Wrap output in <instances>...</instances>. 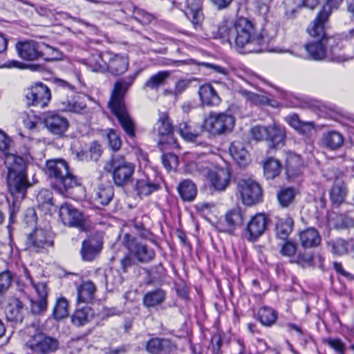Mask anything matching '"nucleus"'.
Wrapping results in <instances>:
<instances>
[{
    "mask_svg": "<svg viewBox=\"0 0 354 354\" xmlns=\"http://www.w3.org/2000/svg\"><path fill=\"white\" fill-rule=\"evenodd\" d=\"M267 219L264 214H257L254 216L248 224L246 231L248 234V240L256 241L266 231Z\"/></svg>",
    "mask_w": 354,
    "mask_h": 354,
    "instance_id": "obj_16",
    "label": "nucleus"
},
{
    "mask_svg": "<svg viewBox=\"0 0 354 354\" xmlns=\"http://www.w3.org/2000/svg\"><path fill=\"white\" fill-rule=\"evenodd\" d=\"M26 248L31 251L40 252L44 248V231L42 228H35L28 234L26 241Z\"/></svg>",
    "mask_w": 354,
    "mask_h": 354,
    "instance_id": "obj_32",
    "label": "nucleus"
},
{
    "mask_svg": "<svg viewBox=\"0 0 354 354\" xmlns=\"http://www.w3.org/2000/svg\"><path fill=\"white\" fill-rule=\"evenodd\" d=\"M153 132L158 137L159 145L167 144L172 147H178V145L174 136L173 124L167 113H159Z\"/></svg>",
    "mask_w": 354,
    "mask_h": 354,
    "instance_id": "obj_9",
    "label": "nucleus"
},
{
    "mask_svg": "<svg viewBox=\"0 0 354 354\" xmlns=\"http://www.w3.org/2000/svg\"><path fill=\"white\" fill-rule=\"evenodd\" d=\"M68 304L66 298L63 297L58 298L53 308V317L57 320L66 317L68 314Z\"/></svg>",
    "mask_w": 354,
    "mask_h": 354,
    "instance_id": "obj_50",
    "label": "nucleus"
},
{
    "mask_svg": "<svg viewBox=\"0 0 354 354\" xmlns=\"http://www.w3.org/2000/svg\"><path fill=\"white\" fill-rule=\"evenodd\" d=\"M133 15L134 18L142 24H148L153 19L151 14L141 9L136 10Z\"/></svg>",
    "mask_w": 354,
    "mask_h": 354,
    "instance_id": "obj_62",
    "label": "nucleus"
},
{
    "mask_svg": "<svg viewBox=\"0 0 354 354\" xmlns=\"http://www.w3.org/2000/svg\"><path fill=\"white\" fill-rule=\"evenodd\" d=\"M232 41L241 53H261L268 50V45L277 34V27L270 23L264 24L260 32L248 19L241 17L235 21Z\"/></svg>",
    "mask_w": 354,
    "mask_h": 354,
    "instance_id": "obj_1",
    "label": "nucleus"
},
{
    "mask_svg": "<svg viewBox=\"0 0 354 354\" xmlns=\"http://www.w3.org/2000/svg\"><path fill=\"white\" fill-rule=\"evenodd\" d=\"M281 170V166L277 160L270 158L264 162L263 171L267 179H274L279 175Z\"/></svg>",
    "mask_w": 354,
    "mask_h": 354,
    "instance_id": "obj_46",
    "label": "nucleus"
},
{
    "mask_svg": "<svg viewBox=\"0 0 354 354\" xmlns=\"http://www.w3.org/2000/svg\"><path fill=\"white\" fill-rule=\"evenodd\" d=\"M347 192L344 182L337 178L330 193V200L333 203L340 205L345 201Z\"/></svg>",
    "mask_w": 354,
    "mask_h": 354,
    "instance_id": "obj_36",
    "label": "nucleus"
},
{
    "mask_svg": "<svg viewBox=\"0 0 354 354\" xmlns=\"http://www.w3.org/2000/svg\"><path fill=\"white\" fill-rule=\"evenodd\" d=\"M162 162L165 167L169 171L178 166V158L175 154L169 153L162 156Z\"/></svg>",
    "mask_w": 354,
    "mask_h": 354,
    "instance_id": "obj_59",
    "label": "nucleus"
},
{
    "mask_svg": "<svg viewBox=\"0 0 354 354\" xmlns=\"http://www.w3.org/2000/svg\"><path fill=\"white\" fill-rule=\"evenodd\" d=\"M267 127L255 126L250 130V133L253 139L257 141L266 140Z\"/></svg>",
    "mask_w": 354,
    "mask_h": 354,
    "instance_id": "obj_61",
    "label": "nucleus"
},
{
    "mask_svg": "<svg viewBox=\"0 0 354 354\" xmlns=\"http://www.w3.org/2000/svg\"><path fill=\"white\" fill-rule=\"evenodd\" d=\"M266 140L270 148L278 149L285 144L286 131L282 127L273 124L267 127Z\"/></svg>",
    "mask_w": 354,
    "mask_h": 354,
    "instance_id": "obj_19",
    "label": "nucleus"
},
{
    "mask_svg": "<svg viewBox=\"0 0 354 354\" xmlns=\"http://www.w3.org/2000/svg\"><path fill=\"white\" fill-rule=\"evenodd\" d=\"M296 191L292 187L282 188L277 194V199L280 205L287 207L293 203Z\"/></svg>",
    "mask_w": 354,
    "mask_h": 354,
    "instance_id": "obj_49",
    "label": "nucleus"
},
{
    "mask_svg": "<svg viewBox=\"0 0 354 354\" xmlns=\"http://www.w3.org/2000/svg\"><path fill=\"white\" fill-rule=\"evenodd\" d=\"M283 3L286 16L292 19L303 6L310 9L315 8L319 3V0H284Z\"/></svg>",
    "mask_w": 354,
    "mask_h": 354,
    "instance_id": "obj_26",
    "label": "nucleus"
},
{
    "mask_svg": "<svg viewBox=\"0 0 354 354\" xmlns=\"http://www.w3.org/2000/svg\"><path fill=\"white\" fill-rule=\"evenodd\" d=\"M102 147L97 142H93L87 152L81 151L77 153V156L80 160H93L97 161L102 155Z\"/></svg>",
    "mask_w": 354,
    "mask_h": 354,
    "instance_id": "obj_47",
    "label": "nucleus"
},
{
    "mask_svg": "<svg viewBox=\"0 0 354 354\" xmlns=\"http://www.w3.org/2000/svg\"><path fill=\"white\" fill-rule=\"evenodd\" d=\"M170 75V72L162 71L151 75L144 84V88L150 90L158 91L159 88L164 85L166 80Z\"/></svg>",
    "mask_w": 354,
    "mask_h": 354,
    "instance_id": "obj_39",
    "label": "nucleus"
},
{
    "mask_svg": "<svg viewBox=\"0 0 354 354\" xmlns=\"http://www.w3.org/2000/svg\"><path fill=\"white\" fill-rule=\"evenodd\" d=\"M323 143L326 147L335 150L342 146L344 138L340 133L336 131H331L324 135Z\"/></svg>",
    "mask_w": 354,
    "mask_h": 354,
    "instance_id": "obj_43",
    "label": "nucleus"
},
{
    "mask_svg": "<svg viewBox=\"0 0 354 354\" xmlns=\"http://www.w3.org/2000/svg\"><path fill=\"white\" fill-rule=\"evenodd\" d=\"M313 259L314 257L312 254L299 252L294 259L290 260V262L292 263H297L303 268H306L313 266Z\"/></svg>",
    "mask_w": 354,
    "mask_h": 354,
    "instance_id": "obj_54",
    "label": "nucleus"
},
{
    "mask_svg": "<svg viewBox=\"0 0 354 354\" xmlns=\"http://www.w3.org/2000/svg\"><path fill=\"white\" fill-rule=\"evenodd\" d=\"M236 194L245 205L252 206L261 201L262 191L254 180L243 178L237 183Z\"/></svg>",
    "mask_w": 354,
    "mask_h": 354,
    "instance_id": "obj_7",
    "label": "nucleus"
},
{
    "mask_svg": "<svg viewBox=\"0 0 354 354\" xmlns=\"http://www.w3.org/2000/svg\"><path fill=\"white\" fill-rule=\"evenodd\" d=\"M307 32L313 38L304 45L309 59L316 61L327 59L340 62L342 49L341 41L338 37H329L325 30V24L313 20L307 28Z\"/></svg>",
    "mask_w": 354,
    "mask_h": 354,
    "instance_id": "obj_2",
    "label": "nucleus"
},
{
    "mask_svg": "<svg viewBox=\"0 0 354 354\" xmlns=\"http://www.w3.org/2000/svg\"><path fill=\"white\" fill-rule=\"evenodd\" d=\"M46 176L53 189L73 199L84 194L80 179L69 169L67 162L62 158L46 161Z\"/></svg>",
    "mask_w": 354,
    "mask_h": 354,
    "instance_id": "obj_3",
    "label": "nucleus"
},
{
    "mask_svg": "<svg viewBox=\"0 0 354 354\" xmlns=\"http://www.w3.org/2000/svg\"><path fill=\"white\" fill-rule=\"evenodd\" d=\"M31 283L38 298H30L28 296H27V297L29 299L30 302V310L32 313L39 315L44 310V283H35L32 280H31Z\"/></svg>",
    "mask_w": 354,
    "mask_h": 354,
    "instance_id": "obj_29",
    "label": "nucleus"
},
{
    "mask_svg": "<svg viewBox=\"0 0 354 354\" xmlns=\"http://www.w3.org/2000/svg\"><path fill=\"white\" fill-rule=\"evenodd\" d=\"M12 281V274L8 271L0 272V293H3L8 290Z\"/></svg>",
    "mask_w": 354,
    "mask_h": 354,
    "instance_id": "obj_58",
    "label": "nucleus"
},
{
    "mask_svg": "<svg viewBox=\"0 0 354 354\" xmlns=\"http://www.w3.org/2000/svg\"><path fill=\"white\" fill-rule=\"evenodd\" d=\"M85 64L93 71H103L106 70V64L104 62L100 54H93L86 61Z\"/></svg>",
    "mask_w": 354,
    "mask_h": 354,
    "instance_id": "obj_53",
    "label": "nucleus"
},
{
    "mask_svg": "<svg viewBox=\"0 0 354 354\" xmlns=\"http://www.w3.org/2000/svg\"><path fill=\"white\" fill-rule=\"evenodd\" d=\"M198 95L203 105L217 106L221 101L216 90L210 84L201 86L198 89Z\"/></svg>",
    "mask_w": 354,
    "mask_h": 354,
    "instance_id": "obj_24",
    "label": "nucleus"
},
{
    "mask_svg": "<svg viewBox=\"0 0 354 354\" xmlns=\"http://www.w3.org/2000/svg\"><path fill=\"white\" fill-rule=\"evenodd\" d=\"M106 137L109 147L114 151H118L121 147L122 141L116 131L114 129H109Z\"/></svg>",
    "mask_w": 354,
    "mask_h": 354,
    "instance_id": "obj_56",
    "label": "nucleus"
},
{
    "mask_svg": "<svg viewBox=\"0 0 354 354\" xmlns=\"http://www.w3.org/2000/svg\"><path fill=\"white\" fill-rule=\"evenodd\" d=\"M139 73L140 71H136L125 77L118 79L114 84L108 102L112 113L118 118L122 129L130 138L136 137V123L128 113L124 97Z\"/></svg>",
    "mask_w": 354,
    "mask_h": 354,
    "instance_id": "obj_4",
    "label": "nucleus"
},
{
    "mask_svg": "<svg viewBox=\"0 0 354 354\" xmlns=\"http://www.w3.org/2000/svg\"><path fill=\"white\" fill-rule=\"evenodd\" d=\"M10 139L3 131H0V151L1 152V157L4 162L6 156L12 155L13 156H18L17 155L10 152Z\"/></svg>",
    "mask_w": 354,
    "mask_h": 354,
    "instance_id": "obj_55",
    "label": "nucleus"
},
{
    "mask_svg": "<svg viewBox=\"0 0 354 354\" xmlns=\"http://www.w3.org/2000/svg\"><path fill=\"white\" fill-rule=\"evenodd\" d=\"M29 339L24 345L26 354H44V325L33 322L29 329Z\"/></svg>",
    "mask_w": 354,
    "mask_h": 354,
    "instance_id": "obj_11",
    "label": "nucleus"
},
{
    "mask_svg": "<svg viewBox=\"0 0 354 354\" xmlns=\"http://www.w3.org/2000/svg\"><path fill=\"white\" fill-rule=\"evenodd\" d=\"M24 96L28 106L40 105L41 108L44 107V86L41 82H36L26 89Z\"/></svg>",
    "mask_w": 354,
    "mask_h": 354,
    "instance_id": "obj_20",
    "label": "nucleus"
},
{
    "mask_svg": "<svg viewBox=\"0 0 354 354\" xmlns=\"http://www.w3.org/2000/svg\"><path fill=\"white\" fill-rule=\"evenodd\" d=\"M186 9L184 11L185 15L189 19L194 26H196L201 24L203 19V15L201 11V0H186Z\"/></svg>",
    "mask_w": 354,
    "mask_h": 354,
    "instance_id": "obj_27",
    "label": "nucleus"
},
{
    "mask_svg": "<svg viewBox=\"0 0 354 354\" xmlns=\"http://www.w3.org/2000/svg\"><path fill=\"white\" fill-rule=\"evenodd\" d=\"M299 236L300 243L304 248L317 247L322 241L319 232L314 227H309L301 231Z\"/></svg>",
    "mask_w": 354,
    "mask_h": 354,
    "instance_id": "obj_28",
    "label": "nucleus"
},
{
    "mask_svg": "<svg viewBox=\"0 0 354 354\" xmlns=\"http://www.w3.org/2000/svg\"><path fill=\"white\" fill-rule=\"evenodd\" d=\"M235 21L227 19H223L213 32L215 38L220 39L223 42L232 44L234 35Z\"/></svg>",
    "mask_w": 354,
    "mask_h": 354,
    "instance_id": "obj_22",
    "label": "nucleus"
},
{
    "mask_svg": "<svg viewBox=\"0 0 354 354\" xmlns=\"http://www.w3.org/2000/svg\"><path fill=\"white\" fill-rule=\"evenodd\" d=\"M59 106L63 111L78 114L84 113L86 109V103L75 96H73L71 98H67L66 100L60 102Z\"/></svg>",
    "mask_w": 354,
    "mask_h": 354,
    "instance_id": "obj_34",
    "label": "nucleus"
},
{
    "mask_svg": "<svg viewBox=\"0 0 354 354\" xmlns=\"http://www.w3.org/2000/svg\"><path fill=\"white\" fill-rule=\"evenodd\" d=\"M96 288L94 283L90 281L84 282L77 288L78 302L88 303L94 298Z\"/></svg>",
    "mask_w": 354,
    "mask_h": 354,
    "instance_id": "obj_38",
    "label": "nucleus"
},
{
    "mask_svg": "<svg viewBox=\"0 0 354 354\" xmlns=\"http://www.w3.org/2000/svg\"><path fill=\"white\" fill-rule=\"evenodd\" d=\"M109 55V62L106 65V69L113 75L123 74L128 69L129 61L127 57L118 54Z\"/></svg>",
    "mask_w": 354,
    "mask_h": 354,
    "instance_id": "obj_21",
    "label": "nucleus"
},
{
    "mask_svg": "<svg viewBox=\"0 0 354 354\" xmlns=\"http://www.w3.org/2000/svg\"><path fill=\"white\" fill-rule=\"evenodd\" d=\"M297 252V245L290 241H287L281 245L280 253L281 255L288 257H293Z\"/></svg>",
    "mask_w": 354,
    "mask_h": 354,
    "instance_id": "obj_60",
    "label": "nucleus"
},
{
    "mask_svg": "<svg viewBox=\"0 0 354 354\" xmlns=\"http://www.w3.org/2000/svg\"><path fill=\"white\" fill-rule=\"evenodd\" d=\"M178 192L183 201H193L198 193L196 185L189 179H185L179 183L177 187Z\"/></svg>",
    "mask_w": 354,
    "mask_h": 354,
    "instance_id": "obj_31",
    "label": "nucleus"
},
{
    "mask_svg": "<svg viewBox=\"0 0 354 354\" xmlns=\"http://www.w3.org/2000/svg\"><path fill=\"white\" fill-rule=\"evenodd\" d=\"M200 172L207 179L211 187L217 192H223L229 186L230 183V174L225 168L198 165Z\"/></svg>",
    "mask_w": 354,
    "mask_h": 354,
    "instance_id": "obj_10",
    "label": "nucleus"
},
{
    "mask_svg": "<svg viewBox=\"0 0 354 354\" xmlns=\"http://www.w3.org/2000/svg\"><path fill=\"white\" fill-rule=\"evenodd\" d=\"M229 151L232 158L241 167H245L249 163V153L242 142L239 140L232 142L229 148Z\"/></svg>",
    "mask_w": 354,
    "mask_h": 354,
    "instance_id": "obj_25",
    "label": "nucleus"
},
{
    "mask_svg": "<svg viewBox=\"0 0 354 354\" xmlns=\"http://www.w3.org/2000/svg\"><path fill=\"white\" fill-rule=\"evenodd\" d=\"M126 246L131 254L140 263H149L156 257V252L153 248L146 244L136 241L134 239H129L127 241Z\"/></svg>",
    "mask_w": 354,
    "mask_h": 354,
    "instance_id": "obj_13",
    "label": "nucleus"
},
{
    "mask_svg": "<svg viewBox=\"0 0 354 354\" xmlns=\"http://www.w3.org/2000/svg\"><path fill=\"white\" fill-rule=\"evenodd\" d=\"M145 348L149 354H170L176 350V346L169 339L151 337L145 342Z\"/></svg>",
    "mask_w": 354,
    "mask_h": 354,
    "instance_id": "obj_15",
    "label": "nucleus"
},
{
    "mask_svg": "<svg viewBox=\"0 0 354 354\" xmlns=\"http://www.w3.org/2000/svg\"><path fill=\"white\" fill-rule=\"evenodd\" d=\"M324 342L339 354H345V344L339 338H328Z\"/></svg>",
    "mask_w": 354,
    "mask_h": 354,
    "instance_id": "obj_57",
    "label": "nucleus"
},
{
    "mask_svg": "<svg viewBox=\"0 0 354 354\" xmlns=\"http://www.w3.org/2000/svg\"><path fill=\"white\" fill-rule=\"evenodd\" d=\"M234 124V118L229 114L210 113L205 120L203 127L212 135H221L230 132Z\"/></svg>",
    "mask_w": 354,
    "mask_h": 354,
    "instance_id": "obj_8",
    "label": "nucleus"
},
{
    "mask_svg": "<svg viewBox=\"0 0 354 354\" xmlns=\"http://www.w3.org/2000/svg\"><path fill=\"white\" fill-rule=\"evenodd\" d=\"M330 251L335 256H343L348 253L347 243L342 239L332 240L327 243Z\"/></svg>",
    "mask_w": 354,
    "mask_h": 354,
    "instance_id": "obj_52",
    "label": "nucleus"
},
{
    "mask_svg": "<svg viewBox=\"0 0 354 354\" xmlns=\"http://www.w3.org/2000/svg\"><path fill=\"white\" fill-rule=\"evenodd\" d=\"M113 179L117 186H124L131 181L135 165L124 160V157L114 156L109 162Z\"/></svg>",
    "mask_w": 354,
    "mask_h": 354,
    "instance_id": "obj_6",
    "label": "nucleus"
},
{
    "mask_svg": "<svg viewBox=\"0 0 354 354\" xmlns=\"http://www.w3.org/2000/svg\"><path fill=\"white\" fill-rule=\"evenodd\" d=\"M203 125L198 126V129L193 127L189 122H183L178 125V132L182 138L191 142H195L203 131Z\"/></svg>",
    "mask_w": 354,
    "mask_h": 354,
    "instance_id": "obj_35",
    "label": "nucleus"
},
{
    "mask_svg": "<svg viewBox=\"0 0 354 354\" xmlns=\"http://www.w3.org/2000/svg\"><path fill=\"white\" fill-rule=\"evenodd\" d=\"M5 165L8 169L6 183L10 194L15 198H25L31 184L28 180L24 158L21 156H6Z\"/></svg>",
    "mask_w": 354,
    "mask_h": 354,
    "instance_id": "obj_5",
    "label": "nucleus"
},
{
    "mask_svg": "<svg viewBox=\"0 0 354 354\" xmlns=\"http://www.w3.org/2000/svg\"><path fill=\"white\" fill-rule=\"evenodd\" d=\"M241 93L248 101L256 105H270L272 106H274V104L272 103V101L269 100L266 96L254 93L247 90L241 91Z\"/></svg>",
    "mask_w": 354,
    "mask_h": 354,
    "instance_id": "obj_51",
    "label": "nucleus"
},
{
    "mask_svg": "<svg viewBox=\"0 0 354 354\" xmlns=\"http://www.w3.org/2000/svg\"><path fill=\"white\" fill-rule=\"evenodd\" d=\"M342 0H326V4L314 20L326 24L333 10H337Z\"/></svg>",
    "mask_w": 354,
    "mask_h": 354,
    "instance_id": "obj_44",
    "label": "nucleus"
},
{
    "mask_svg": "<svg viewBox=\"0 0 354 354\" xmlns=\"http://www.w3.org/2000/svg\"><path fill=\"white\" fill-rule=\"evenodd\" d=\"M159 189V183L145 174L141 178L136 180L135 185V190L140 196H149Z\"/></svg>",
    "mask_w": 354,
    "mask_h": 354,
    "instance_id": "obj_23",
    "label": "nucleus"
},
{
    "mask_svg": "<svg viewBox=\"0 0 354 354\" xmlns=\"http://www.w3.org/2000/svg\"><path fill=\"white\" fill-rule=\"evenodd\" d=\"M62 59V53L46 44V62L58 61Z\"/></svg>",
    "mask_w": 354,
    "mask_h": 354,
    "instance_id": "obj_63",
    "label": "nucleus"
},
{
    "mask_svg": "<svg viewBox=\"0 0 354 354\" xmlns=\"http://www.w3.org/2000/svg\"><path fill=\"white\" fill-rule=\"evenodd\" d=\"M15 48L19 57L27 61H33L42 55L37 44L33 41H18Z\"/></svg>",
    "mask_w": 354,
    "mask_h": 354,
    "instance_id": "obj_17",
    "label": "nucleus"
},
{
    "mask_svg": "<svg viewBox=\"0 0 354 354\" xmlns=\"http://www.w3.org/2000/svg\"><path fill=\"white\" fill-rule=\"evenodd\" d=\"M69 127L68 120L54 111L46 113V127L53 134L63 136Z\"/></svg>",
    "mask_w": 354,
    "mask_h": 354,
    "instance_id": "obj_14",
    "label": "nucleus"
},
{
    "mask_svg": "<svg viewBox=\"0 0 354 354\" xmlns=\"http://www.w3.org/2000/svg\"><path fill=\"white\" fill-rule=\"evenodd\" d=\"M23 303L17 298H14L9 304L6 315L8 321L21 322L24 317Z\"/></svg>",
    "mask_w": 354,
    "mask_h": 354,
    "instance_id": "obj_33",
    "label": "nucleus"
},
{
    "mask_svg": "<svg viewBox=\"0 0 354 354\" xmlns=\"http://www.w3.org/2000/svg\"><path fill=\"white\" fill-rule=\"evenodd\" d=\"M102 244L101 238H91L84 241L80 251L82 259L87 261H93L100 253Z\"/></svg>",
    "mask_w": 354,
    "mask_h": 354,
    "instance_id": "obj_18",
    "label": "nucleus"
},
{
    "mask_svg": "<svg viewBox=\"0 0 354 354\" xmlns=\"http://www.w3.org/2000/svg\"><path fill=\"white\" fill-rule=\"evenodd\" d=\"M278 313L273 308L263 306L258 312L259 322L265 326H271L277 321Z\"/></svg>",
    "mask_w": 354,
    "mask_h": 354,
    "instance_id": "obj_42",
    "label": "nucleus"
},
{
    "mask_svg": "<svg viewBox=\"0 0 354 354\" xmlns=\"http://www.w3.org/2000/svg\"><path fill=\"white\" fill-rule=\"evenodd\" d=\"M59 216L64 225L77 227L80 231L85 230L82 213L72 206L66 203L62 204L59 209Z\"/></svg>",
    "mask_w": 354,
    "mask_h": 354,
    "instance_id": "obj_12",
    "label": "nucleus"
},
{
    "mask_svg": "<svg viewBox=\"0 0 354 354\" xmlns=\"http://www.w3.org/2000/svg\"><path fill=\"white\" fill-rule=\"evenodd\" d=\"M225 222L226 227L223 231L228 234H232L236 227L243 223L241 209L239 207H235L227 211L225 215Z\"/></svg>",
    "mask_w": 354,
    "mask_h": 354,
    "instance_id": "obj_30",
    "label": "nucleus"
},
{
    "mask_svg": "<svg viewBox=\"0 0 354 354\" xmlns=\"http://www.w3.org/2000/svg\"><path fill=\"white\" fill-rule=\"evenodd\" d=\"M114 196L113 187L111 185H100L95 193V200L102 205H107Z\"/></svg>",
    "mask_w": 354,
    "mask_h": 354,
    "instance_id": "obj_41",
    "label": "nucleus"
},
{
    "mask_svg": "<svg viewBox=\"0 0 354 354\" xmlns=\"http://www.w3.org/2000/svg\"><path fill=\"white\" fill-rule=\"evenodd\" d=\"M24 198H13V201L12 203V205L10 207V223H13L14 219L17 214V213L19 212L20 209V203L21 201Z\"/></svg>",
    "mask_w": 354,
    "mask_h": 354,
    "instance_id": "obj_64",
    "label": "nucleus"
},
{
    "mask_svg": "<svg viewBox=\"0 0 354 354\" xmlns=\"http://www.w3.org/2000/svg\"><path fill=\"white\" fill-rule=\"evenodd\" d=\"M165 299V292L162 289H156L147 292L143 298L144 305L148 308L154 307L162 304Z\"/></svg>",
    "mask_w": 354,
    "mask_h": 354,
    "instance_id": "obj_45",
    "label": "nucleus"
},
{
    "mask_svg": "<svg viewBox=\"0 0 354 354\" xmlns=\"http://www.w3.org/2000/svg\"><path fill=\"white\" fill-rule=\"evenodd\" d=\"M294 221L290 217L279 219L275 228L277 237L283 241H286L292 231Z\"/></svg>",
    "mask_w": 354,
    "mask_h": 354,
    "instance_id": "obj_37",
    "label": "nucleus"
},
{
    "mask_svg": "<svg viewBox=\"0 0 354 354\" xmlns=\"http://www.w3.org/2000/svg\"><path fill=\"white\" fill-rule=\"evenodd\" d=\"M94 313L89 307L77 309L71 316L72 323L77 326H82L87 324L93 317Z\"/></svg>",
    "mask_w": 354,
    "mask_h": 354,
    "instance_id": "obj_40",
    "label": "nucleus"
},
{
    "mask_svg": "<svg viewBox=\"0 0 354 354\" xmlns=\"http://www.w3.org/2000/svg\"><path fill=\"white\" fill-rule=\"evenodd\" d=\"M301 157L296 154L290 153L286 159V173L288 177L297 175L302 167Z\"/></svg>",
    "mask_w": 354,
    "mask_h": 354,
    "instance_id": "obj_48",
    "label": "nucleus"
}]
</instances>
